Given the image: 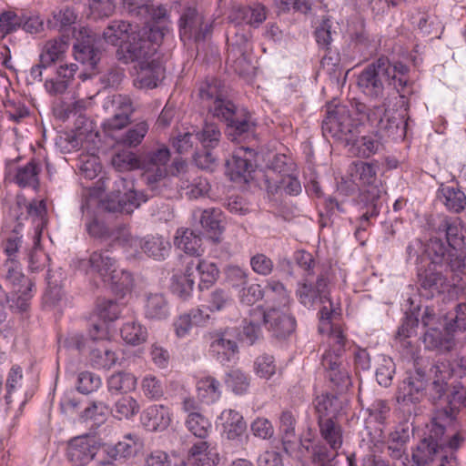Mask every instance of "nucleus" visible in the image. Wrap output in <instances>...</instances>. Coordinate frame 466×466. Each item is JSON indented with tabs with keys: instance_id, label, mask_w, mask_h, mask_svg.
I'll return each instance as SVG.
<instances>
[{
	"instance_id": "10",
	"label": "nucleus",
	"mask_w": 466,
	"mask_h": 466,
	"mask_svg": "<svg viewBox=\"0 0 466 466\" xmlns=\"http://www.w3.org/2000/svg\"><path fill=\"white\" fill-rule=\"evenodd\" d=\"M124 13L132 19L151 27L167 20V10L163 5H155L153 0H121Z\"/></svg>"
},
{
	"instance_id": "20",
	"label": "nucleus",
	"mask_w": 466,
	"mask_h": 466,
	"mask_svg": "<svg viewBox=\"0 0 466 466\" xmlns=\"http://www.w3.org/2000/svg\"><path fill=\"white\" fill-rule=\"evenodd\" d=\"M321 364L330 383L339 392H343L351 386V378L341 359L334 355H323Z\"/></svg>"
},
{
	"instance_id": "39",
	"label": "nucleus",
	"mask_w": 466,
	"mask_h": 466,
	"mask_svg": "<svg viewBox=\"0 0 466 466\" xmlns=\"http://www.w3.org/2000/svg\"><path fill=\"white\" fill-rule=\"evenodd\" d=\"M41 167L35 160H31L25 166L20 167L16 170L14 181L21 187H30L37 188L39 186L38 175Z\"/></svg>"
},
{
	"instance_id": "44",
	"label": "nucleus",
	"mask_w": 466,
	"mask_h": 466,
	"mask_svg": "<svg viewBox=\"0 0 466 466\" xmlns=\"http://www.w3.org/2000/svg\"><path fill=\"white\" fill-rule=\"evenodd\" d=\"M295 419L292 413L285 410L280 416V431L282 433V445L285 451L294 452V447L297 445V436L295 434Z\"/></svg>"
},
{
	"instance_id": "11",
	"label": "nucleus",
	"mask_w": 466,
	"mask_h": 466,
	"mask_svg": "<svg viewBox=\"0 0 466 466\" xmlns=\"http://www.w3.org/2000/svg\"><path fill=\"white\" fill-rule=\"evenodd\" d=\"M421 322L427 329L423 335V343L429 350H449L451 347V336L444 330V323L437 317L433 309L427 307L421 317Z\"/></svg>"
},
{
	"instance_id": "62",
	"label": "nucleus",
	"mask_w": 466,
	"mask_h": 466,
	"mask_svg": "<svg viewBox=\"0 0 466 466\" xmlns=\"http://www.w3.org/2000/svg\"><path fill=\"white\" fill-rule=\"evenodd\" d=\"M114 242L128 248L137 247L139 239L133 236L127 224H119L111 230V238Z\"/></svg>"
},
{
	"instance_id": "58",
	"label": "nucleus",
	"mask_w": 466,
	"mask_h": 466,
	"mask_svg": "<svg viewBox=\"0 0 466 466\" xmlns=\"http://www.w3.org/2000/svg\"><path fill=\"white\" fill-rule=\"evenodd\" d=\"M173 147L178 154H187L193 151V154L199 148L197 132L187 131L178 135L172 142Z\"/></svg>"
},
{
	"instance_id": "17",
	"label": "nucleus",
	"mask_w": 466,
	"mask_h": 466,
	"mask_svg": "<svg viewBox=\"0 0 466 466\" xmlns=\"http://www.w3.org/2000/svg\"><path fill=\"white\" fill-rule=\"evenodd\" d=\"M148 199L147 195L143 191H137L133 188L128 189L122 195L118 190L116 196H109L102 203V207L108 212H119L131 214L142 203Z\"/></svg>"
},
{
	"instance_id": "52",
	"label": "nucleus",
	"mask_w": 466,
	"mask_h": 466,
	"mask_svg": "<svg viewBox=\"0 0 466 466\" xmlns=\"http://www.w3.org/2000/svg\"><path fill=\"white\" fill-rule=\"evenodd\" d=\"M441 373L442 371L441 370V367L439 365H432L430 368L431 377L433 375V381L430 388V395L434 401L441 400L442 399L446 400L450 390L448 384L444 381Z\"/></svg>"
},
{
	"instance_id": "6",
	"label": "nucleus",
	"mask_w": 466,
	"mask_h": 466,
	"mask_svg": "<svg viewBox=\"0 0 466 466\" xmlns=\"http://www.w3.org/2000/svg\"><path fill=\"white\" fill-rule=\"evenodd\" d=\"M385 66L384 58H378L368 65L358 76L357 85L360 90L371 99L384 97L387 87L391 86V81Z\"/></svg>"
},
{
	"instance_id": "30",
	"label": "nucleus",
	"mask_w": 466,
	"mask_h": 466,
	"mask_svg": "<svg viewBox=\"0 0 466 466\" xmlns=\"http://www.w3.org/2000/svg\"><path fill=\"white\" fill-rule=\"evenodd\" d=\"M13 210L18 226H20L22 221L26 219L28 217L42 220L46 213V207L44 200H34L27 203L25 198H18L16 200V206Z\"/></svg>"
},
{
	"instance_id": "32",
	"label": "nucleus",
	"mask_w": 466,
	"mask_h": 466,
	"mask_svg": "<svg viewBox=\"0 0 466 466\" xmlns=\"http://www.w3.org/2000/svg\"><path fill=\"white\" fill-rule=\"evenodd\" d=\"M224 431L228 439L236 440L241 437L247 430L243 416L234 410H225L220 415Z\"/></svg>"
},
{
	"instance_id": "53",
	"label": "nucleus",
	"mask_w": 466,
	"mask_h": 466,
	"mask_svg": "<svg viewBox=\"0 0 466 466\" xmlns=\"http://www.w3.org/2000/svg\"><path fill=\"white\" fill-rule=\"evenodd\" d=\"M374 114L369 113L367 117L369 120L375 121L378 120V125L381 129L387 130L389 136H398L403 137L405 136V128L406 123L404 122V116L395 117V116H388L385 120L381 116L373 118Z\"/></svg>"
},
{
	"instance_id": "60",
	"label": "nucleus",
	"mask_w": 466,
	"mask_h": 466,
	"mask_svg": "<svg viewBox=\"0 0 466 466\" xmlns=\"http://www.w3.org/2000/svg\"><path fill=\"white\" fill-rule=\"evenodd\" d=\"M121 336L127 343L138 345L146 341L147 332L141 325L135 322H128L121 328Z\"/></svg>"
},
{
	"instance_id": "26",
	"label": "nucleus",
	"mask_w": 466,
	"mask_h": 466,
	"mask_svg": "<svg viewBox=\"0 0 466 466\" xmlns=\"http://www.w3.org/2000/svg\"><path fill=\"white\" fill-rule=\"evenodd\" d=\"M175 246L185 253L199 257L204 252L199 233L189 228H178L174 238Z\"/></svg>"
},
{
	"instance_id": "28",
	"label": "nucleus",
	"mask_w": 466,
	"mask_h": 466,
	"mask_svg": "<svg viewBox=\"0 0 466 466\" xmlns=\"http://www.w3.org/2000/svg\"><path fill=\"white\" fill-rule=\"evenodd\" d=\"M318 424L323 440L332 450H339L342 445V430L337 420L322 416L318 418Z\"/></svg>"
},
{
	"instance_id": "46",
	"label": "nucleus",
	"mask_w": 466,
	"mask_h": 466,
	"mask_svg": "<svg viewBox=\"0 0 466 466\" xmlns=\"http://www.w3.org/2000/svg\"><path fill=\"white\" fill-rule=\"evenodd\" d=\"M107 389L109 391L129 392L137 387V378L127 371H117L107 379Z\"/></svg>"
},
{
	"instance_id": "35",
	"label": "nucleus",
	"mask_w": 466,
	"mask_h": 466,
	"mask_svg": "<svg viewBox=\"0 0 466 466\" xmlns=\"http://www.w3.org/2000/svg\"><path fill=\"white\" fill-rule=\"evenodd\" d=\"M197 132L199 147L214 150L218 147L221 139V131L214 122L206 120L201 128L194 127Z\"/></svg>"
},
{
	"instance_id": "45",
	"label": "nucleus",
	"mask_w": 466,
	"mask_h": 466,
	"mask_svg": "<svg viewBox=\"0 0 466 466\" xmlns=\"http://www.w3.org/2000/svg\"><path fill=\"white\" fill-rule=\"evenodd\" d=\"M315 409L318 418L323 416L337 420V415L342 409V401L333 394L322 395L317 398Z\"/></svg>"
},
{
	"instance_id": "1",
	"label": "nucleus",
	"mask_w": 466,
	"mask_h": 466,
	"mask_svg": "<svg viewBox=\"0 0 466 466\" xmlns=\"http://www.w3.org/2000/svg\"><path fill=\"white\" fill-rule=\"evenodd\" d=\"M378 169V165L361 160L354 161L350 167L352 180L365 187L360 194V203L366 208L360 216L361 223L380 213V198L385 190L377 177Z\"/></svg>"
},
{
	"instance_id": "64",
	"label": "nucleus",
	"mask_w": 466,
	"mask_h": 466,
	"mask_svg": "<svg viewBox=\"0 0 466 466\" xmlns=\"http://www.w3.org/2000/svg\"><path fill=\"white\" fill-rule=\"evenodd\" d=\"M22 17L15 12L8 10L0 14V34L2 37L15 32L21 27Z\"/></svg>"
},
{
	"instance_id": "19",
	"label": "nucleus",
	"mask_w": 466,
	"mask_h": 466,
	"mask_svg": "<svg viewBox=\"0 0 466 466\" xmlns=\"http://www.w3.org/2000/svg\"><path fill=\"white\" fill-rule=\"evenodd\" d=\"M265 326L277 339H285L294 332L296 320L282 309L272 307L265 311Z\"/></svg>"
},
{
	"instance_id": "25",
	"label": "nucleus",
	"mask_w": 466,
	"mask_h": 466,
	"mask_svg": "<svg viewBox=\"0 0 466 466\" xmlns=\"http://www.w3.org/2000/svg\"><path fill=\"white\" fill-rule=\"evenodd\" d=\"M142 448V443L137 436L127 434L124 439L118 441L115 446L105 444L106 450L107 464L117 458H130L136 455Z\"/></svg>"
},
{
	"instance_id": "12",
	"label": "nucleus",
	"mask_w": 466,
	"mask_h": 466,
	"mask_svg": "<svg viewBox=\"0 0 466 466\" xmlns=\"http://www.w3.org/2000/svg\"><path fill=\"white\" fill-rule=\"evenodd\" d=\"M211 24L205 21L203 15L195 6L184 8L179 18L181 38L203 41L211 33Z\"/></svg>"
},
{
	"instance_id": "8",
	"label": "nucleus",
	"mask_w": 466,
	"mask_h": 466,
	"mask_svg": "<svg viewBox=\"0 0 466 466\" xmlns=\"http://www.w3.org/2000/svg\"><path fill=\"white\" fill-rule=\"evenodd\" d=\"M445 427L432 421L428 436L424 437L412 451L411 460L415 466H430L443 452Z\"/></svg>"
},
{
	"instance_id": "41",
	"label": "nucleus",
	"mask_w": 466,
	"mask_h": 466,
	"mask_svg": "<svg viewBox=\"0 0 466 466\" xmlns=\"http://www.w3.org/2000/svg\"><path fill=\"white\" fill-rule=\"evenodd\" d=\"M444 323V330L448 335L466 329V303H460L454 312L440 317Z\"/></svg>"
},
{
	"instance_id": "27",
	"label": "nucleus",
	"mask_w": 466,
	"mask_h": 466,
	"mask_svg": "<svg viewBox=\"0 0 466 466\" xmlns=\"http://www.w3.org/2000/svg\"><path fill=\"white\" fill-rule=\"evenodd\" d=\"M137 246L144 253L154 260H164L171 249L170 242L160 236H148L139 239Z\"/></svg>"
},
{
	"instance_id": "49",
	"label": "nucleus",
	"mask_w": 466,
	"mask_h": 466,
	"mask_svg": "<svg viewBox=\"0 0 466 466\" xmlns=\"http://www.w3.org/2000/svg\"><path fill=\"white\" fill-rule=\"evenodd\" d=\"M439 231L445 233L446 241L450 248L456 252H461L463 247V236L460 227L450 218H444L440 226Z\"/></svg>"
},
{
	"instance_id": "9",
	"label": "nucleus",
	"mask_w": 466,
	"mask_h": 466,
	"mask_svg": "<svg viewBox=\"0 0 466 466\" xmlns=\"http://www.w3.org/2000/svg\"><path fill=\"white\" fill-rule=\"evenodd\" d=\"M425 360L422 358L414 360V371L403 380L399 388L397 400L399 403L409 404L420 402L424 395L428 383V378H431L430 371L427 373Z\"/></svg>"
},
{
	"instance_id": "16",
	"label": "nucleus",
	"mask_w": 466,
	"mask_h": 466,
	"mask_svg": "<svg viewBox=\"0 0 466 466\" xmlns=\"http://www.w3.org/2000/svg\"><path fill=\"white\" fill-rule=\"evenodd\" d=\"M75 58L82 64L96 69L101 60L103 47L102 40L96 35H83L74 44Z\"/></svg>"
},
{
	"instance_id": "51",
	"label": "nucleus",
	"mask_w": 466,
	"mask_h": 466,
	"mask_svg": "<svg viewBox=\"0 0 466 466\" xmlns=\"http://www.w3.org/2000/svg\"><path fill=\"white\" fill-rule=\"evenodd\" d=\"M148 131V124L141 121L129 127L118 138V143L127 147H136L143 141Z\"/></svg>"
},
{
	"instance_id": "34",
	"label": "nucleus",
	"mask_w": 466,
	"mask_h": 466,
	"mask_svg": "<svg viewBox=\"0 0 466 466\" xmlns=\"http://www.w3.org/2000/svg\"><path fill=\"white\" fill-rule=\"evenodd\" d=\"M88 263L91 270L96 273L103 280L113 270L116 260L108 249H101L94 251L90 255Z\"/></svg>"
},
{
	"instance_id": "57",
	"label": "nucleus",
	"mask_w": 466,
	"mask_h": 466,
	"mask_svg": "<svg viewBox=\"0 0 466 466\" xmlns=\"http://www.w3.org/2000/svg\"><path fill=\"white\" fill-rule=\"evenodd\" d=\"M395 373V363L385 356H380L376 368V380L380 386L389 387L391 384Z\"/></svg>"
},
{
	"instance_id": "38",
	"label": "nucleus",
	"mask_w": 466,
	"mask_h": 466,
	"mask_svg": "<svg viewBox=\"0 0 466 466\" xmlns=\"http://www.w3.org/2000/svg\"><path fill=\"white\" fill-rule=\"evenodd\" d=\"M145 316L150 319H164L169 315V306L166 298L160 293L147 296Z\"/></svg>"
},
{
	"instance_id": "3",
	"label": "nucleus",
	"mask_w": 466,
	"mask_h": 466,
	"mask_svg": "<svg viewBox=\"0 0 466 466\" xmlns=\"http://www.w3.org/2000/svg\"><path fill=\"white\" fill-rule=\"evenodd\" d=\"M163 32L159 29L148 27L141 31L131 32L126 43L121 44L116 52L118 61L124 64L137 63V66L155 58L156 45L163 38Z\"/></svg>"
},
{
	"instance_id": "59",
	"label": "nucleus",
	"mask_w": 466,
	"mask_h": 466,
	"mask_svg": "<svg viewBox=\"0 0 466 466\" xmlns=\"http://www.w3.org/2000/svg\"><path fill=\"white\" fill-rule=\"evenodd\" d=\"M186 425L187 430L194 436L199 439H205L208 435L210 423L208 420L199 412L189 413L186 421Z\"/></svg>"
},
{
	"instance_id": "21",
	"label": "nucleus",
	"mask_w": 466,
	"mask_h": 466,
	"mask_svg": "<svg viewBox=\"0 0 466 466\" xmlns=\"http://www.w3.org/2000/svg\"><path fill=\"white\" fill-rule=\"evenodd\" d=\"M136 70L137 76L134 79V85L138 88H154L157 86V82L164 77V68L157 58L137 65Z\"/></svg>"
},
{
	"instance_id": "7",
	"label": "nucleus",
	"mask_w": 466,
	"mask_h": 466,
	"mask_svg": "<svg viewBox=\"0 0 466 466\" xmlns=\"http://www.w3.org/2000/svg\"><path fill=\"white\" fill-rule=\"evenodd\" d=\"M105 443L94 437L78 436L72 439L67 447V457L77 466H84L91 461L99 465H107Z\"/></svg>"
},
{
	"instance_id": "63",
	"label": "nucleus",
	"mask_w": 466,
	"mask_h": 466,
	"mask_svg": "<svg viewBox=\"0 0 466 466\" xmlns=\"http://www.w3.org/2000/svg\"><path fill=\"white\" fill-rule=\"evenodd\" d=\"M265 292L267 297L277 304L276 308H285L289 304V295L282 283L277 281L269 282Z\"/></svg>"
},
{
	"instance_id": "18",
	"label": "nucleus",
	"mask_w": 466,
	"mask_h": 466,
	"mask_svg": "<svg viewBox=\"0 0 466 466\" xmlns=\"http://www.w3.org/2000/svg\"><path fill=\"white\" fill-rule=\"evenodd\" d=\"M226 134L231 141H240L254 136L256 123L251 114L245 108L239 107L226 122Z\"/></svg>"
},
{
	"instance_id": "22",
	"label": "nucleus",
	"mask_w": 466,
	"mask_h": 466,
	"mask_svg": "<svg viewBox=\"0 0 466 466\" xmlns=\"http://www.w3.org/2000/svg\"><path fill=\"white\" fill-rule=\"evenodd\" d=\"M171 412L168 407L163 404L147 407L141 416L142 424L152 432L167 430L171 423Z\"/></svg>"
},
{
	"instance_id": "50",
	"label": "nucleus",
	"mask_w": 466,
	"mask_h": 466,
	"mask_svg": "<svg viewBox=\"0 0 466 466\" xmlns=\"http://www.w3.org/2000/svg\"><path fill=\"white\" fill-rule=\"evenodd\" d=\"M266 17V8L260 4H256L252 6H242L236 12L237 19L254 27L258 26L265 21Z\"/></svg>"
},
{
	"instance_id": "56",
	"label": "nucleus",
	"mask_w": 466,
	"mask_h": 466,
	"mask_svg": "<svg viewBox=\"0 0 466 466\" xmlns=\"http://www.w3.org/2000/svg\"><path fill=\"white\" fill-rule=\"evenodd\" d=\"M445 401L449 409L445 410V414L447 417L452 419L455 417L459 409L465 404L466 390L460 383L453 385L452 389L449 390Z\"/></svg>"
},
{
	"instance_id": "15",
	"label": "nucleus",
	"mask_w": 466,
	"mask_h": 466,
	"mask_svg": "<svg viewBox=\"0 0 466 466\" xmlns=\"http://www.w3.org/2000/svg\"><path fill=\"white\" fill-rule=\"evenodd\" d=\"M210 351L222 365L230 362L238 354L232 329L226 328L211 334Z\"/></svg>"
},
{
	"instance_id": "13",
	"label": "nucleus",
	"mask_w": 466,
	"mask_h": 466,
	"mask_svg": "<svg viewBox=\"0 0 466 466\" xmlns=\"http://www.w3.org/2000/svg\"><path fill=\"white\" fill-rule=\"evenodd\" d=\"M425 253L432 264L446 265L454 272L461 271L465 266L462 252H456L438 238L430 239L425 247Z\"/></svg>"
},
{
	"instance_id": "47",
	"label": "nucleus",
	"mask_w": 466,
	"mask_h": 466,
	"mask_svg": "<svg viewBox=\"0 0 466 466\" xmlns=\"http://www.w3.org/2000/svg\"><path fill=\"white\" fill-rule=\"evenodd\" d=\"M195 276L190 264L187 265L186 272L183 275L175 276L172 282V291L179 298L187 299L194 288Z\"/></svg>"
},
{
	"instance_id": "55",
	"label": "nucleus",
	"mask_w": 466,
	"mask_h": 466,
	"mask_svg": "<svg viewBox=\"0 0 466 466\" xmlns=\"http://www.w3.org/2000/svg\"><path fill=\"white\" fill-rule=\"evenodd\" d=\"M198 398L209 403L220 397L219 382L213 377H207L198 382Z\"/></svg>"
},
{
	"instance_id": "37",
	"label": "nucleus",
	"mask_w": 466,
	"mask_h": 466,
	"mask_svg": "<svg viewBox=\"0 0 466 466\" xmlns=\"http://www.w3.org/2000/svg\"><path fill=\"white\" fill-rule=\"evenodd\" d=\"M438 198L451 211L459 213L465 208L466 196L457 187L441 186Z\"/></svg>"
},
{
	"instance_id": "29",
	"label": "nucleus",
	"mask_w": 466,
	"mask_h": 466,
	"mask_svg": "<svg viewBox=\"0 0 466 466\" xmlns=\"http://www.w3.org/2000/svg\"><path fill=\"white\" fill-rule=\"evenodd\" d=\"M132 28L128 22L123 20L111 21L103 31V39L106 43L120 46L131 35Z\"/></svg>"
},
{
	"instance_id": "48",
	"label": "nucleus",
	"mask_w": 466,
	"mask_h": 466,
	"mask_svg": "<svg viewBox=\"0 0 466 466\" xmlns=\"http://www.w3.org/2000/svg\"><path fill=\"white\" fill-rule=\"evenodd\" d=\"M112 166L118 172H129L140 169L139 156L129 150L115 153L111 159Z\"/></svg>"
},
{
	"instance_id": "36",
	"label": "nucleus",
	"mask_w": 466,
	"mask_h": 466,
	"mask_svg": "<svg viewBox=\"0 0 466 466\" xmlns=\"http://www.w3.org/2000/svg\"><path fill=\"white\" fill-rule=\"evenodd\" d=\"M187 264H190L192 271L194 273L196 271L200 279L198 285L200 290H203L204 289H208L218 278L219 270L216 264L212 262H207L197 258L192 259Z\"/></svg>"
},
{
	"instance_id": "24",
	"label": "nucleus",
	"mask_w": 466,
	"mask_h": 466,
	"mask_svg": "<svg viewBox=\"0 0 466 466\" xmlns=\"http://www.w3.org/2000/svg\"><path fill=\"white\" fill-rule=\"evenodd\" d=\"M418 283L420 288L427 292V296L433 297L449 290L451 285L447 278L440 271H436L430 266L418 272Z\"/></svg>"
},
{
	"instance_id": "42",
	"label": "nucleus",
	"mask_w": 466,
	"mask_h": 466,
	"mask_svg": "<svg viewBox=\"0 0 466 466\" xmlns=\"http://www.w3.org/2000/svg\"><path fill=\"white\" fill-rule=\"evenodd\" d=\"M109 410L119 420H129L139 412L140 405L135 398L123 396L110 407Z\"/></svg>"
},
{
	"instance_id": "4",
	"label": "nucleus",
	"mask_w": 466,
	"mask_h": 466,
	"mask_svg": "<svg viewBox=\"0 0 466 466\" xmlns=\"http://www.w3.org/2000/svg\"><path fill=\"white\" fill-rule=\"evenodd\" d=\"M326 118L322 121V133L338 141L350 145L356 143L360 133V121L351 116L347 106L329 103L326 106Z\"/></svg>"
},
{
	"instance_id": "61",
	"label": "nucleus",
	"mask_w": 466,
	"mask_h": 466,
	"mask_svg": "<svg viewBox=\"0 0 466 466\" xmlns=\"http://www.w3.org/2000/svg\"><path fill=\"white\" fill-rule=\"evenodd\" d=\"M292 163H289V158L286 155L276 154L268 163V174L267 177L271 180H276L270 173L278 174L280 178L284 176L289 175L291 171Z\"/></svg>"
},
{
	"instance_id": "40",
	"label": "nucleus",
	"mask_w": 466,
	"mask_h": 466,
	"mask_svg": "<svg viewBox=\"0 0 466 466\" xmlns=\"http://www.w3.org/2000/svg\"><path fill=\"white\" fill-rule=\"evenodd\" d=\"M221 211L218 208H208L200 211L199 223L215 241L219 240L222 233L220 225Z\"/></svg>"
},
{
	"instance_id": "2",
	"label": "nucleus",
	"mask_w": 466,
	"mask_h": 466,
	"mask_svg": "<svg viewBox=\"0 0 466 466\" xmlns=\"http://www.w3.org/2000/svg\"><path fill=\"white\" fill-rule=\"evenodd\" d=\"M170 157V150L164 144L157 145L139 155L141 181L154 194L161 193L167 187Z\"/></svg>"
},
{
	"instance_id": "31",
	"label": "nucleus",
	"mask_w": 466,
	"mask_h": 466,
	"mask_svg": "<svg viewBox=\"0 0 466 466\" xmlns=\"http://www.w3.org/2000/svg\"><path fill=\"white\" fill-rule=\"evenodd\" d=\"M77 15L73 7L63 6L55 9L50 17L47 19V27L50 29H56L61 32L71 30L72 26L76 24Z\"/></svg>"
},
{
	"instance_id": "43",
	"label": "nucleus",
	"mask_w": 466,
	"mask_h": 466,
	"mask_svg": "<svg viewBox=\"0 0 466 466\" xmlns=\"http://www.w3.org/2000/svg\"><path fill=\"white\" fill-rule=\"evenodd\" d=\"M117 360L116 354L106 345L92 348L89 355L90 364L96 369L109 370Z\"/></svg>"
},
{
	"instance_id": "54",
	"label": "nucleus",
	"mask_w": 466,
	"mask_h": 466,
	"mask_svg": "<svg viewBox=\"0 0 466 466\" xmlns=\"http://www.w3.org/2000/svg\"><path fill=\"white\" fill-rule=\"evenodd\" d=\"M103 281L111 286L112 289L116 292L128 290L132 286L131 274L126 270L118 269L116 265L113 270L106 277Z\"/></svg>"
},
{
	"instance_id": "14",
	"label": "nucleus",
	"mask_w": 466,
	"mask_h": 466,
	"mask_svg": "<svg viewBox=\"0 0 466 466\" xmlns=\"http://www.w3.org/2000/svg\"><path fill=\"white\" fill-rule=\"evenodd\" d=\"M255 150L248 147L238 148L226 163L230 179L248 181L250 174L255 170Z\"/></svg>"
},
{
	"instance_id": "33",
	"label": "nucleus",
	"mask_w": 466,
	"mask_h": 466,
	"mask_svg": "<svg viewBox=\"0 0 466 466\" xmlns=\"http://www.w3.org/2000/svg\"><path fill=\"white\" fill-rule=\"evenodd\" d=\"M68 39V35L63 34L58 38L47 41L39 56V58H41L42 66H52L56 62L61 60L67 48Z\"/></svg>"
},
{
	"instance_id": "23",
	"label": "nucleus",
	"mask_w": 466,
	"mask_h": 466,
	"mask_svg": "<svg viewBox=\"0 0 466 466\" xmlns=\"http://www.w3.org/2000/svg\"><path fill=\"white\" fill-rule=\"evenodd\" d=\"M262 324L265 325V310L259 307L251 309L243 319L242 331L239 333L240 339L248 345H253L262 337Z\"/></svg>"
},
{
	"instance_id": "5",
	"label": "nucleus",
	"mask_w": 466,
	"mask_h": 466,
	"mask_svg": "<svg viewBox=\"0 0 466 466\" xmlns=\"http://www.w3.org/2000/svg\"><path fill=\"white\" fill-rule=\"evenodd\" d=\"M198 95L208 113L223 122L239 109L228 98V88L219 79L211 78L201 84Z\"/></svg>"
}]
</instances>
